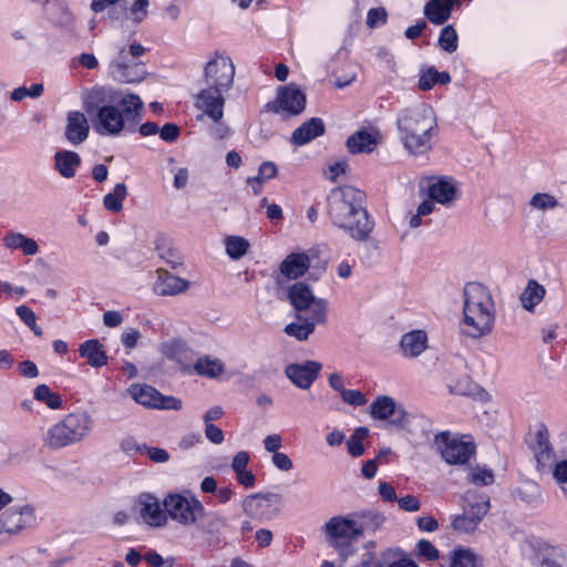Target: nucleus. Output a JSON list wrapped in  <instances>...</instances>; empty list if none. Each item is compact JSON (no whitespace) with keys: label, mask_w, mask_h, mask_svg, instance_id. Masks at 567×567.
<instances>
[{"label":"nucleus","mask_w":567,"mask_h":567,"mask_svg":"<svg viewBox=\"0 0 567 567\" xmlns=\"http://www.w3.org/2000/svg\"><path fill=\"white\" fill-rule=\"evenodd\" d=\"M310 267V258L305 252H291L280 264V274L288 280L303 276Z\"/></svg>","instance_id":"24"},{"label":"nucleus","mask_w":567,"mask_h":567,"mask_svg":"<svg viewBox=\"0 0 567 567\" xmlns=\"http://www.w3.org/2000/svg\"><path fill=\"white\" fill-rule=\"evenodd\" d=\"M162 505L167 517L183 526L197 523L199 515L204 513V506L196 497H186L178 493L168 494Z\"/></svg>","instance_id":"8"},{"label":"nucleus","mask_w":567,"mask_h":567,"mask_svg":"<svg viewBox=\"0 0 567 567\" xmlns=\"http://www.w3.org/2000/svg\"><path fill=\"white\" fill-rule=\"evenodd\" d=\"M83 106L99 135L117 136L123 131L136 132L143 117L144 103L137 94L95 86L87 93Z\"/></svg>","instance_id":"1"},{"label":"nucleus","mask_w":567,"mask_h":567,"mask_svg":"<svg viewBox=\"0 0 567 567\" xmlns=\"http://www.w3.org/2000/svg\"><path fill=\"white\" fill-rule=\"evenodd\" d=\"M199 528L210 535L219 534L226 527V519L216 513H206L199 515Z\"/></svg>","instance_id":"40"},{"label":"nucleus","mask_w":567,"mask_h":567,"mask_svg":"<svg viewBox=\"0 0 567 567\" xmlns=\"http://www.w3.org/2000/svg\"><path fill=\"white\" fill-rule=\"evenodd\" d=\"M450 82L451 75L447 72H439L434 66H430L422 71L419 79V89L422 91H429L436 83L447 84Z\"/></svg>","instance_id":"36"},{"label":"nucleus","mask_w":567,"mask_h":567,"mask_svg":"<svg viewBox=\"0 0 567 567\" xmlns=\"http://www.w3.org/2000/svg\"><path fill=\"white\" fill-rule=\"evenodd\" d=\"M157 280L154 284V291L158 296H174L185 292L190 282L177 276L171 275L167 271L158 270Z\"/></svg>","instance_id":"23"},{"label":"nucleus","mask_w":567,"mask_h":567,"mask_svg":"<svg viewBox=\"0 0 567 567\" xmlns=\"http://www.w3.org/2000/svg\"><path fill=\"white\" fill-rule=\"evenodd\" d=\"M434 443L437 446L442 457L449 464L463 465L467 463L475 452V446L471 442H465L449 432H441L435 435Z\"/></svg>","instance_id":"10"},{"label":"nucleus","mask_w":567,"mask_h":567,"mask_svg":"<svg viewBox=\"0 0 567 567\" xmlns=\"http://www.w3.org/2000/svg\"><path fill=\"white\" fill-rule=\"evenodd\" d=\"M278 168L274 162H264L260 164L258 168V174L256 176L249 177V182H266L272 179L277 176Z\"/></svg>","instance_id":"49"},{"label":"nucleus","mask_w":567,"mask_h":567,"mask_svg":"<svg viewBox=\"0 0 567 567\" xmlns=\"http://www.w3.org/2000/svg\"><path fill=\"white\" fill-rule=\"evenodd\" d=\"M476 555L467 548H456L452 553L450 567H476Z\"/></svg>","instance_id":"44"},{"label":"nucleus","mask_w":567,"mask_h":567,"mask_svg":"<svg viewBox=\"0 0 567 567\" xmlns=\"http://www.w3.org/2000/svg\"><path fill=\"white\" fill-rule=\"evenodd\" d=\"M463 293V333L473 339L489 334L495 322V305L489 289L473 281L464 286Z\"/></svg>","instance_id":"4"},{"label":"nucleus","mask_w":567,"mask_h":567,"mask_svg":"<svg viewBox=\"0 0 567 567\" xmlns=\"http://www.w3.org/2000/svg\"><path fill=\"white\" fill-rule=\"evenodd\" d=\"M194 370L198 375L214 379L224 373L225 365L219 359L205 355L197 359Z\"/></svg>","instance_id":"35"},{"label":"nucleus","mask_w":567,"mask_h":567,"mask_svg":"<svg viewBox=\"0 0 567 567\" xmlns=\"http://www.w3.org/2000/svg\"><path fill=\"white\" fill-rule=\"evenodd\" d=\"M450 392L457 395H470L472 393V383L467 378L456 381L449 385Z\"/></svg>","instance_id":"61"},{"label":"nucleus","mask_w":567,"mask_h":567,"mask_svg":"<svg viewBox=\"0 0 567 567\" xmlns=\"http://www.w3.org/2000/svg\"><path fill=\"white\" fill-rule=\"evenodd\" d=\"M109 73L117 82L135 83L145 78L146 69L142 62L128 61L127 53L122 48L116 58L109 64Z\"/></svg>","instance_id":"14"},{"label":"nucleus","mask_w":567,"mask_h":567,"mask_svg":"<svg viewBox=\"0 0 567 567\" xmlns=\"http://www.w3.org/2000/svg\"><path fill=\"white\" fill-rule=\"evenodd\" d=\"M463 514L454 516L452 528L458 533H472L489 509V498L485 494L467 492L464 497Z\"/></svg>","instance_id":"7"},{"label":"nucleus","mask_w":567,"mask_h":567,"mask_svg":"<svg viewBox=\"0 0 567 567\" xmlns=\"http://www.w3.org/2000/svg\"><path fill=\"white\" fill-rule=\"evenodd\" d=\"M468 478L473 484L484 486L493 483L494 474L488 468L476 466L471 470Z\"/></svg>","instance_id":"48"},{"label":"nucleus","mask_w":567,"mask_h":567,"mask_svg":"<svg viewBox=\"0 0 567 567\" xmlns=\"http://www.w3.org/2000/svg\"><path fill=\"white\" fill-rule=\"evenodd\" d=\"M82 159L76 152L58 151L54 154V167L64 178L75 176L76 169L81 166Z\"/></svg>","instance_id":"30"},{"label":"nucleus","mask_w":567,"mask_h":567,"mask_svg":"<svg viewBox=\"0 0 567 567\" xmlns=\"http://www.w3.org/2000/svg\"><path fill=\"white\" fill-rule=\"evenodd\" d=\"M142 449V453L146 454L154 463H165L169 460V453L162 447L147 446L146 444H143Z\"/></svg>","instance_id":"53"},{"label":"nucleus","mask_w":567,"mask_h":567,"mask_svg":"<svg viewBox=\"0 0 567 567\" xmlns=\"http://www.w3.org/2000/svg\"><path fill=\"white\" fill-rule=\"evenodd\" d=\"M536 461L540 467L551 466L554 462V450L549 442L548 430L542 426L536 433V443L534 445Z\"/></svg>","instance_id":"31"},{"label":"nucleus","mask_w":567,"mask_h":567,"mask_svg":"<svg viewBox=\"0 0 567 567\" xmlns=\"http://www.w3.org/2000/svg\"><path fill=\"white\" fill-rule=\"evenodd\" d=\"M395 556H399V559L392 561L388 565V567H419L417 564L410 558L403 550L395 549Z\"/></svg>","instance_id":"63"},{"label":"nucleus","mask_w":567,"mask_h":567,"mask_svg":"<svg viewBox=\"0 0 567 567\" xmlns=\"http://www.w3.org/2000/svg\"><path fill=\"white\" fill-rule=\"evenodd\" d=\"M353 516L357 520V527L360 537H362L364 534H374L383 526L385 522V518L382 514L372 511L355 513Z\"/></svg>","instance_id":"33"},{"label":"nucleus","mask_w":567,"mask_h":567,"mask_svg":"<svg viewBox=\"0 0 567 567\" xmlns=\"http://www.w3.org/2000/svg\"><path fill=\"white\" fill-rule=\"evenodd\" d=\"M127 196V187L124 183L114 186L112 193H107L103 198V205L106 210L118 213L123 209V200Z\"/></svg>","instance_id":"39"},{"label":"nucleus","mask_w":567,"mask_h":567,"mask_svg":"<svg viewBox=\"0 0 567 567\" xmlns=\"http://www.w3.org/2000/svg\"><path fill=\"white\" fill-rule=\"evenodd\" d=\"M545 295L546 289L543 285L534 279L528 280L527 286L519 297L522 307L533 312L535 307L544 299Z\"/></svg>","instance_id":"34"},{"label":"nucleus","mask_w":567,"mask_h":567,"mask_svg":"<svg viewBox=\"0 0 567 567\" xmlns=\"http://www.w3.org/2000/svg\"><path fill=\"white\" fill-rule=\"evenodd\" d=\"M287 295L291 306L299 313L309 310L310 315H312L316 303L321 299L316 298L310 287L301 281L295 282L289 287Z\"/></svg>","instance_id":"21"},{"label":"nucleus","mask_w":567,"mask_h":567,"mask_svg":"<svg viewBox=\"0 0 567 567\" xmlns=\"http://www.w3.org/2000/svg\"><path fill=\"white\" fill-rule=\"evenodd\" d=\"M342 400L353 406H362L367 403L365 395L359 390H346L341 394Z\"/></svg>","instance_id":"54"},{"label":"nucleus","mask_w":567,"mask_h":567,"mask_svg":"<svg viewBox=\"0 0 567 567\" xmlns=\"http://www.w3.org/2000/svg\"><path fill=\"white\" fill-rule=\"evenodd\" d=\"M377 144V136L364 128L359 130L347 140V147L351 154L371 153Z\"/></svg>","instance_id":"32"},{"label":"nucleus","mask_w":567,"mask_h":567,"mask_svg":"<svg viewBox=\"0 0 567 567\" xmlns=\"http://www.w3.org/2000/svg\"><path fill=\"white\" fill-rule=\"evenodd\" d=\"M400 348L406 358H416L427 348V334L423 330H412L402 336Z\"/></svg>","instance_id":"27"},{"label":"nucleus","mask_w":567,"mask_h":567,"mask_svg":"<svg viewBox=\"0 0 567 567\" xmlns=\"http://www.w3.org/2000/svg\"><path fill=\"white\" fill-rule=\"evenodd\" d=\"M43 91L44 86L42 83H34L30 87L19 86L11 92L10 99L13 102H20L25 97L38 99L43 94Z\"/></svg>","instance_id":"46"},{"label":"nucleus","mask_w":567,"mask_h":567,"mask_svg":"<svg viewBox=\"0 0 567 567\" xmlns=\"http://www.w3.org/2000/svg\"><path fill=\"white\" fill-rule=\"evenodd\" d=\"M386 18L388 13L384 8H372L368 11L367 14V25L371 29L383 25L386 22Z\"/></svg>","instance_id":"52"},{"label":"nucleus","mask_w":567,"mask_h":567,"mask_svg":"<svg viewBox=\"0 0 567 567\" xmlns=\"http://www.w3.org/2000/svg\"><path fill=\"white\" fill-rule=\"evenodd\" d=\"M140 515L144 523L152 527H163L167 524L165 508H162L159 501L152 494L144 493L138 496Z\"/></svg>","instance_id":"19"},{"label":"nucleus","mask_w":567,"mask_h":567,"mask_svg":"<svg viewBox=\"0 0 567 567\" xmlns=\"http://www.w3.org/2000/svg\"><path fill=\"white\" fill-rule=\"evenodd\" d=\"M305 107L306 94L293 84H289L278 91L272 110L276 113H285L287 116H293L300 114Z\"/></svg>","instance_id":"15"},{"label":"nucleus","mask_w":567,"mask_h":567,"mask_svg":"<svg viewBox=\"0 0 567 567\" xmlns=\"http://www.w3.org/2000/svg\"><path fill=\"white\" fill-rule=\"evenodd\" d=\"M327 212L332 225L353 240H367L374 228L364 207V193L353 186L333 188L327 197Z\"/></svg>","instance_id":"2"},{"label":"nucleus","mask_w":567,"mask_h":567,"mask_svg":"<svg viewBox=\"0 0 567 567\" xmlns=\"http://www.w3.org/2000/svg\"><path fill=\"white\" fill-rule=\"evenodd\" d=\"M395 125L399 140L412 155H423L432 150L437 135V123L431 106L420 103L398 113Z\"/></svg>","instance_id":"3"},{"label":"nucleus","mask_w":567,"mask_h":567,"mask_svg":"<svg viewBox=\"0 0 567 567\" xmlns=\"http://www.w3.org/2000/svg\"><path fill=\"white\" fill-rule=\"evenodd\" d=\"M557 205V199L547 193H537L530 199V206L540 210L551 209Z\"/></svg>","instance_id":"50"},{"label":"nucleus","mask_w":567,"mask_h":567,"mask_svg":"<svg viewBox=\"0 0 567 567\" xmlns=\"http://www.w3.org/2000/svg\"><path fill=\"white\" fill-rule=\"evenodd\" d=\"M225 247H226V254L229 256V258H231L234 260H238L247 254V251L250 247V244L244 237L228 236L225 239Z\"/></svg>","instance_id":"41"},{"label":"nucleus","mask_w":567,"mask_h":567,"mask_svg":"<svg viewBox=\"0 0 567 567\" xmlns=\"http://www.w3.org/2000/svg\"><path fill=\"white\" fill-rule=\"evenodd\" d=\"M16 312L25 326H34L37 317L31 308L27 306H19L16 308Z\"/></svg>","instance_id":"62"},{"label":"nucleus","mask_w":567,"mask_h":567,"mask_svg":"<svg viewBox=\"0 0 567 567\" xmlns=\"http://www.w3.org/2000/svg\"><path fill=\"white\" fill-rule=\"evenodd\" d=\"M127 391L136 403L146 408L175 411L182 409V401L179 399L172 395H163L148 384H132Z\"/></svg>","instance_id":"13"},{"label":"nucleus","mask_w":567,"mask_h":567,"mask_svg":"<svg viewBox=\"0 0 567 567\" xmlns=\"http://www.w3.org/2000/svg\"><path fill=\"white\" fill-rule=\"evenodd\" d=\"M272 464L280 471L288 472L292 468L293 464L290 457L281 452H276L271 457Z\"/></svg>","instance_id":"57"},{"label":"nucleus","mask_w":567,"mask_h":567,"mask_svg":"<svg viewBox=\"0 0 567 567\" xmlns=\"http://www.w3.org/2000/svg\"><path fill=\"white\" fill-rule=\"evenodd\" d=\"M282 506V495L279 493H257L247 496L243 502L245 514L259 520H269L276 517Z\"/></svg>","instance_id":"9"},{"label":"nucleus","mask_w":567,"mask_h":567,"mask_svg":"<svg viewBox=\"0 0 567 567\" xmlns=\"http://www.w3.org/2000/svg\"><path fill=\"white\" fill-rule=\"evenodd\" d=\"M457 34L453 25L449 24L441 30L439 45L442 50L453 53L457 50Z\"/></svg>","instance_id":"45"},{"label":"nucleus","mask_w":567,"mask_h":567,"mask_svg":"<svg viewBox=\"0 0 567 567\" xmlns=\"http://www.w3.org/2000/svg\"><path fill=\"white\" fill-rule=\"evenodd\" d=\"M34 507L31 504L10 507L0 517L2 529L9 534H17L34 524Z\"/></svg>","instance_id":"16"},{"label":"nucleus","mask_w":567,"mask_h":567,"mask_svg":"<svg viewBox=\"0 0 567 567\" xmlns=\"http://www.w3.org/2000/svg\"><path fill=\"white\" fill-rule=\"evenodd\" d=\"M90 124L85 115L80 111H71L66 115L64 137L73 145L82 144L89 137Z\"/></svg>","instance_id":"20"},{"label":"nucleus","mask_w":567,"mask_h":567,"mask_svg":"<svg viewBox=\"0 0 567 567\" xmlns=\"http://www.w3.org/2000/svg\"><path fill=\"white\" fill-rule=\"evenodd\" d=\"M205 436L213 444H221L224 442V433L215 424H205Z\"/></svg>","instance_id":"60"},{"label":"nucleus","mask_w":567,"mask_h":567,"mask_svg":"<svg viewBox=\"0 0 567 567\" xmlns=\"http://www.w3.org/2000/svg\"><path fill=\"white\" fill-rule=\"evenodd\" d=\"M399 507L405 512H417L421 507L420 501L413 495H405L398 498Z\"/></svg>","instance_id":"59"},{"label":"nucleus","mask_w":567,"mask_h":567,"mask_svg":"<svg viewBox=\"0 0 567 567\" xmlns=\"http://www.w3.org/2000/svg\"><path fill=\"white\" fill-rule=\"evenodd\" d=\"M3 246L9 250H20L25 256H35L40 250L35 239L14 230L6 233Z\"/></svg>","instance_id":"29"},{"label":"nucleus","mask_w":567,"mask_h":567,"mask_svg":"<svg viewBox=\"0 0 567 567\" xmlns=\"http://www.w3.org/2000/svg\"><path fill=\"white\" fill-rule=\"evenodd\" d=\"M553 477L559 485L565 498H567V460L553 462Z\"/></svg>","instance_id":"47"},{"label":"nucleus","mask_w":567,"mask_h":567,"mask_svg":"<svg viewBox=\"0 0 567 567\" xmlns=\"http://www.w3.org/2000/svg\"><path fill=\"white\" fill-rule=\"evenodd\" d=\"M224 92L225 91L207 86L197 94L196 106L203 112L200 117L207 116L212 121L223 118L225 105Z\"/></svg>","instance_id":"18"},{"label":"nucleus","mask_w":567,"mask_h":567,"mask_svg":"<svg viewBox=\"0 0 567 567\" xmlns=\"http://www.w3.org/2000/svg\"><path fill=\"white\" fill-rule=\"evenodd\" d=\"M159 136L163 141L172 143L179 136V127L174 123H166L161 130L158 128Z\"/></svg>","instance_id":"56"},{"label":"nucleus","mask_w":567,"mask_h":567,"mask_svg":"<svg viewBox=\"0 0 567 567\" xmlns=\"http://www.w3.org/2000/svg\"><path fill=\"white\" fill-rule=\"evenodd\" d=\"M148 0H135L132 4L130 12L135 22H141L147 16Z\"/></svg>","instance_id":"55"},{"label":"nucleus","mask_w":567,"mask_h":567,"mask_svg":"<svg viewBox=\"0 0 567 567\" xmlns=\"http://www.w3.org/2000/svg\"><path fill=\"white\" fill-rule=\"evenodd\" d=\"M328 301L320 299L312 311V315H297V322L287 324L284 329L285 333L298 341H306L313 333L317 324L327 322Z\"/></svg>","instance_id":"11"},{"label":"nucleus","mask_w":567,"mask_h":567,"mask_svg":"<svg viewBox=\"0 0 567 567\" xmlns=\"http://www.w3.org/2000/svg\"><path fill=\"white\" fill-rule=\"evenodd\" d=\"M161 352L169 360L182 362L188 358L190 350L185 341L172 339L161 346Z\"/></svg>","instance_id":"37"},{"label":"nucleus","mask_w":567,"mask_h":567,"mask_svg":"<svg viewBox=\"0 0 567 567\" xmlns=\"http://www.w3.org/2000/svg\"><path fill=\"white\" fill-rule=\"evenodd\" d=\"M370 414L375 420H388L395 416L393 423L401 424L405 411L401 405H396L391 396L380 395L371 403Z\"/></svg>","instance_id":"22"},{"label":"nucleus","mask_w":567,"mask_h":567,"mask_svg":"<svg viewBox=\"0 0 567 567\" xmlns=\"http://www.w3.org/2000/svg\"><path fill=\"white\" fill-rule=\"evenodd\" d=\"M415 554L427 560H436L440 557L437 548L426 539H420L416 544Z\"/></svg>","instance_id":"51"},{"label":"nucleus","mask_w":567,"mask_h":567,"mask_svg":"<svg viewBox=\"0 0 567 567\" xmlns=\"http://www.w3.org/2000/svg\"><path fill=\"white\" fill-rule=\"evenodd\" d=\"M161 257L172 266L173 269L183 265V257L174 248H167L161 252Z\"/></svg>","instance_id":"58"},{"label":"nucleus","mask_w":567,"mask_h":567,"mask_svg":"<svg viewBox=\"0 0 567 567\" xmlns=\"http://www.w3.org/2000/svg\"><path fill=\"white\" fill-rule=\"evenodd\" d=\"M429 196L432 200L449 205L456 198V187L452 178L441 177L435 178L429 185Z\"/></svg>","instance_id":"26"},{"label":"nucleus","mask_w":567,"mask_h":567,"mask_svg":"<svg viewBox=\"0 0 567 567\" xmlns=\"http://www.w3.org/2000/svg\"><path fill=\"white\" fill-rule=\"evenodd\" d=\"M323 134V121L320 117H311L292 132L291 142L301 146Z\"/></svg>","instance_id":"28"},{"label":"nucleus","mask_w":567,"mask_h":567,"mask_svg":"<svg viewBox=\"0 0 567 567\" xmlns=\"http://www.w3.org/2000/svg\"><path fill=\"white\" fill-rule=\"evenodd\" d=\"M79 354L86 359V363L95 369L102 368L109 363V357L104 346L99 339H89L79 347Z\"/></svg>","instance_id":"25"},{"label":"nucleus","mask_w":567,"mask_h":567,"mask_svg":"<svg viewBox=\"0 0 567 567\" xmlns=\"http://www.w3.org/2000/svg\"><path fill=\"white\" fill-rule=\"evenodd\" d=\"M235 76V65L229 56L216 54L204 69V78L208 87L228 91Z\"/></svg>","instance_id":"12"},{"label":"nucleus","mask_w":567,"mask_h":567,"mask_svg":"<svg viewBox=\"0 0 567 567\" xmlns=\"http://www.w3.org/2000/svg\"><path fill=\"white\" fill-rule=\"evenodd\" d=\"M322 364L307 360L302 363H290L285 369L286 377L299 389L307 390L318 379Z\"/></svg>","instance_id":"17"},{"label":"nucleus","mask_w":567,"mask_h":567,"mask_svg":"<svg viewBox=\"0 0 567 567\" xmlns=\"http://www.w3.org/2000/svg\"><path fill=\"white\" fill-rule=\"evenodd\" d=\"M93 420L86 412L65 415L53 424L43 436L44 445L50 450H60L82 442L92 430Z\"/></svg>","instance_id":"5"},{"label":"nucleus","mask_w":567,"mask_h":567,"mask_svg":"<svg viewBox=\"0 0 567 567\" xmlns=\"http://www.w3.org/2000/svg\"><path fill=\"white\" fill-rule=\"evenodd\" d=\"M34 399L52 410L62 408L63 403L61 395L52 392L47 384H39L34 389Z\"/></svg>","instance_id":"42"},{"label":"nucleus","mask_w":567,"mask_h":567,"mask_svg":"<svg viewBox=\"0 0 567 567\" xmlns=\"http://www.w3.org/2000/svg\"><path fill=\"white\" fill-rule=\"evenodd\" d=\"M323 529L329 544L339 551L343 561L354 553L352 543L357 542L360 536L353 514L333 516L324 524Z\"/></svg>","instance_id":"6"},{"label":"nucleus","mask_w":567,"mask_h":567,"mask_svg":"<svg viewBox=\"0 0 567 567\" xmlns=\"http://www.w3.org/2000/svg\"><path fill=\"white\" fill-rule=\"evenodd\" d=\"M229 133L228 126L221 122V120L213 121V125L209 127V134L216 140L225 138Z\"/></svg>","instance_id":"64"},{"label":"nucleus","mask_w":567,"mask_h":567,"mask_svg":"<svg viewBox=\"0 0 567 567\" xmlns=\"http://www.w3.org/2000/svg\"><path fill=\"white\" fill-rule=\"evenodd\" d=\"M368 436H369L368 427H365V426L357 427L347 442L348 452L354 457L363 455L365 450H364L362 442Z\"/></svg>","instance_id":"43"},{"label":"nucleus","mask_w":567,"mask_h":567,"mask_svg":"<svg viewBox=\"0 0 567 567\" xmlns=\"http://www.w3.org/2000/svg\"><path fill=\"white\" fill-rule=\"evenodd\" d=\"M425 17L434 24H443L450 17V10L442 0H430L424 7Z\"/></svg>","instance_id":"38"}]
</instances>
